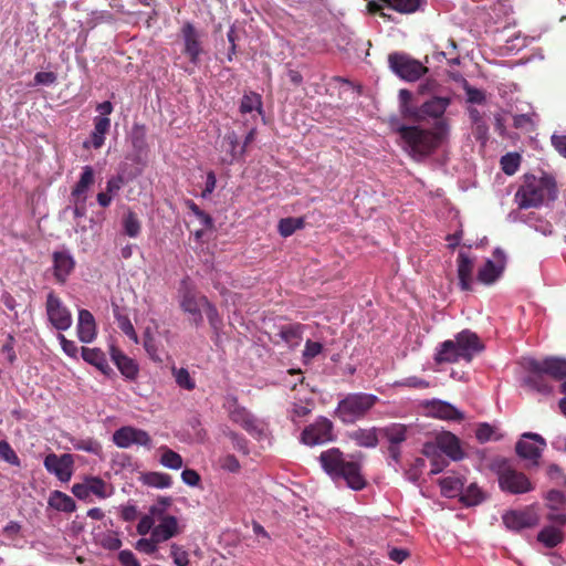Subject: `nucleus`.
<instances>
[{
    "label": "nucleus",
    "mask_w": 566,
    "mask_h": 566,
    "mask_svg": "<svg viewBox=\"0 0 566 566\" xmlns=\"http://www.w3.org/2000/svg\"><path fill=\"white\" fill-rule=\"evenodd\" d=\"M144 348L154 361H157V363L163 361L161 350L159 349V345H158L156 338L150 334L149 331H146L144 334Z\"/></svg>",
    "instance_id": "45"
},
{
    "label": "nucleus",
    "mask_w": 566,
    "mask_h": 566,
    "mask_svg": "<svg viewBox=\"0 0 566 566\" xmlns=\"http://www.w3.org/2000/svg\"><path fill=\"white\" fill-rule=\"evenodd\" d=\"M160 463L166 468L178 470L182 467V458L174 450L165 449L160 458Z\"/></svg>",
    "instance_id": "50"
},
{
    "label": "nucleus",
    "mask_w": 566,
    "mask_h": 566,
    "mask_svg": "<svg viewBox=\"0 0 566 566\" xmlns=\"http://www.w3.org/2000/svg\"><path fill=\"white\" fill-rule=\"evenodd\" d=\"M48 504L50 507L65 513H72L76 510L75 501L61 491H53L49 496Z\"/></svg>",
    "instance_id": "33"
},
{
    "label": "nucleus",
    "mask_w": 566,
    "mask_h": 566,
    "mask_svg": "<svg viewBox=\"0 0 566 566\" xmlns=\"http://www.w3.org/2000/svg\"><path fill=\"white\" fill-rule=\"evenodd\" d=\"M172 374L175 376V380L180 388L186 390H192L196 387V382L190 376L189 371L186 368H172Z\"/></svg>",
    "instance_id": "49"
},
{
    "label": "nucleus",
    "mask_w": 566,
    "mask_h": 566,
    "mask_svg": "<svg viewBox=\"0 0 566 566\" xmlns=\"http://www.w3.org/2000/svg\"><path fill=\"white\" fill-rule=\"evenodd\" d=\"M318 461L322 469L332 480H344L346 485L360 491L366 488L367 480L361 473V465L357 461L346 460L345 454L338 448H329L323 451Z\"/></svg>",
    "instance_id": "2"
},
{
    "label": "nucleus",
    "mask_w": 566,
    "mask_h": 566,
    "mask_svg": "<svg viewBox=\"0 0 566 566\" xmlns=\"http://www.w3.org/2000/svg\"><path fill=\"white\" fill-rule=\"evenodd\" d=\"M493 434H494V428L486 422L480 423L475 431V438L481 443L490 441L492 439Z\"/></svg>",
    "instance_id": "57"
},
{
    "label": "nucleus",
    "mask_w": 566,
    "mask_h": 566,
    "mask_svg": "<svg viewBox=\"0 0 566 566\" xmlns=\"http://www.w3.org/2000/svg\"><path fill=\"white\" fill-rule=\"evenodd\" d=\"M546 447L545 439L537 433H524L516 443L515 451L518 457L538 463L543 449Z\"/></svg>",
    "instance_id": "15"
},
{
    "label": "nucleus",
    "mask_w": 566,
    "mask_h": 566,
    "mask_svg": "<svg viewBox=\"0 0 566 566\" xmlns=\"http://www.w3.org/2000/svg\"><path fill=\"white\" fill-rule=\"evenodd\" d=\"M322 350H323V345L321 343L313 342V340L308 339L305 343L303 356L306 359H312V358L316 357L318 354H321Z\"/></svg>",
    "instance_id": "62"
},
{
    "label": "nucleus",
    "mask_w": 566,
    "mask_h": 566,
    "mask_svg": "<svg viewBox=\"0 0 566 566\" xmlns=\"http://www.w3.org/2000/svg\"><path fill=\"white\" fill-rule=\"evenodd\" d=\"M239 146V138L235 132H229L224 135L222 140V147L226 148L227 156L222 158V161L224 164L231 165L240 155V151H238Z\"/></svg>",
    "instance_id": "37"
},
{
    "label": "nucleus",
    "mask_w": 566,
    "mask_h": 566,
    "mask_svg": "<svg viewBox=\"0 0 566 566\" xmlns=\"http://www.w3.org/2000/svg\"><path fill=\"white\" fill-rule=\"evenodd\" d=\"M311 411H312V409L308 406L294 402L290 410L291 420L293 422H296L298 418L306 417L307 415L311 413Z\"/></svg>",
    "instance_id": "61"
},
{
    "label": "nucleus",
    "mask_w": 566,
    "mask_h": 566,
    "mask_svg": "<svg viewBox=\"0 0 566 566\" xmlns=\"http://www.w3.org/2000/svg\"><path fill=\"white\" fill-rule=\"evenodd\" d=\"M280 336L285 343L297 345L302 337V326L300 324L285 326L281 329Z\"/></svg>",
    "instance_id": "47"
},
{
    "label": "nucleus",
    "mask_w": 566,
    "mask_h": 566,
    "mask_svg": "<svg viewBox=\"0 0 566 566\" xmlns=\"http://www.w3.org/2000/svg\"><path fill=\"white\" fill-rule=\"evenodd\" d=\"M407 432L408 428L402 423H390L379 428V434L389 442V446H400L407 440Z\"/></svg>",
    "instance_id": "32"
},
{
    "label": "nucleus",
    "mask_w": 566,
    "mask_h": 566,
    "mask_svg": "<svg viewBox=\"0 0 566 566\" xmlns=\"http://www.w3.org/2000/svg\"><path fill=\"white\" fill-rule=\"evenodd\" d=\"M123 228L126 235L136 238L142 230L140 220L134 211H128L123 218Z\"/></svg>",
    "instance_id": "39"
},
{
    "label": "nucleus",
    "mask_w": 566,
    "mask_h": 566,
    "mask_svg": "<svg viewBox=\"0 0 566 566\" xmlns=\"http://www.w3.org/2000/svg\"><path fill=\"white\" fill-rule=\"evenodd\" d=\"M132 145L137 150H143L146 147V128L142 124H134L132 128Z\"/></svg>",
    "instance_id": "51"
},
{
    "label": "nucleus",
    "mask_w": 566,
    "mask_h": 566,
    "mask_svg": "<svg viewBox=\"0 0 566 566\" xmlns=\"http://www.w3.org/2000/svg\"><path fill=\"white\" fill-rule=\"evenodd\" d=\"M184 40L182 53L188 56L189 62L197 66L200 63V55L203 53L201 34L190 22H186L181 28Z\"/></svg>",
    "instance_id": "12"
},
{
    "label": "nucleus",
    "mask_w": 566,
    "mask_h": 566,
    "mask_svg": "<svg viewBox=\"0 0 566 566\" xmlns=\"http://www.w3.org/2000/svg\"><path fill=\"white\" fill-rule=\"evenodd\" d=\"M171 557L177 566H188L189 564L188 553L176 544L171 545Z\"/></svg>",
    "instance_id": "59"
},
{
    "label": "nucleus",
    "mask_w": 566,
    "mask_h": 566,
    "mask_svg": "<svg viewBox=\"0 0 566 566\" xmlns=\"http://www.w3.org/2000/svg\"><path fill=\"white\" fill-rule=\"evenodd\" d=\"M504 525L512 531H521L523 528H531L537 525L538 523V516L537 514L531 510H522L516 511L512 510L506 512L502 516Z\"/></svg>",
    "instance_id": "18"
},
{
    "label": "nucleus",
    "mask_w": 566,
    "mask_h": 566,
    "mask_svg": "<svg viewBox=\"0 0 566 566\" xmlns=\"http://www.w3.org/2000/svg\"><path fill=\"white\" fill-rule=\"evenodd\" d=\"M500 164L503 172L506 174L507 176H512L520 168L521 155L518 153H507L504 156H502Z\"/></svg>",
    "instance_id": "42"
},
{
    "label": "nucleus",
    "mask_w": 566,
    "mask_h": 566,
    "mask_svg": "<svg viewBox=\"0 0 566 566\" xmlns=\"http://www.w3.org/2000/svg\"><path fill=\"white\" fill-rule=\"evenodd\" d=\"M254 109H258L259 112H261L262 109L261 95L253 92L244 94L241 99L240 112L247 114L251 113Z\"/></svg>",
    "instance_id": "44"
},
{
    "label": "nucleus",
    "mask_w": 566,
    "mask_h": 566,
    "mask_svg": "<svg viewBox=\"0 0 566 566\" xmlns=\"http://www.w3.org/2000/svg\"><path fill=\"white\" fill-rule=\"evenodd\" d=\"M75 268V261L71 254L64 251L53 253V275L57 283L64 284Z\"/></svg>",
    "instance_id": "23"
},
{
    "label": "nucleus",
    "mask_w": 566,
    "mask_h": 566,
    "mask_svg": "<svg viewBox=\"0 0 566 566\" xmlns=\"http://www.w3.org/2000/svg\"><path fill=\"white\" fill-rule=\"evenodd\" d=\"M113 442L122 449H127L133 444L151 448V438L148 432L130 426L117 429L113 433Z\"/></svg>",
    "instance_id": "11"
},
{
    "label": "nucleus",
    "mask_w": 566,
    "mask_h": 566,
    "mask_svg": "<svg viewBox=\"0 0 566 566\" xmlns=\"http://www.w3.org/2000/svg\"><path fill=\"white\" fill-rule=\"evenodd\" d=\"M221 468L229 472H238L240 470V462L233 454H227L220 460Z\"/></svg>",
    "instance_id": "63"
},
{
    "label": "nucleus",
    "mask_w": 566,
    "mask_h": 566,
    "mask_svg": "<svg viewBox=\"0 0 566 566\" xmlns=\"http://www.w3.org/2000/svg\"><path fill=\"white\" fill-rule=\"evenodd\" d=\"M82 357L86 363L95 366L104 375H111L113 373L102 349L82 347Z\"/></svg>",
    "instance_id": "30"
},
{
    "label": "nucleus",
    "mask_w": 566,
    "mask_h": 566,
    "mask_svg": "<svg viewBox=\"0 0 566 566\" xmlns=\"http://www.w3.org/2000/svg\"><path fill=\"white\" fill-rule=\"evenodd\" d=\"M537 541L547 548H554L564 541V533L556 526H545L538 534Z\"/></svg>",
    "instance_id": "35"
},
{
    "label": "nucleus",
    "mask_w": 566,
    "mask_h": 566,
    "mask_svg": "<svg viewBox=\"0 0 566 566\" xmlns=\"http://www.w3.org/2000/svg\"><path fill=\"white\" fill-rule=\"evenodd\" d=\"M379 428H358L348 433V437L356 446L363 448H376L379 443Z\"/></svg>",
    "instance_id": "29"
},
{
    "label": "nucleus",
    "mask_w": 566,
    "mask_h": 566,
    "mask_svg": "<svg viewBox=\"0 0 566 566\" xmlns=\"http://www.w3.org/2000/svg\"><path fill=\"white\" fill-rule=\"evenodd\" d=\"M160 542L156 539V537H154V535L150 533V537L149 538H140L137 541L136 543V549H138L139 552H143L145 554H154L156 551H157V545L159 544Z\"/></svg>",
    "instance_id": "55"
},
{
    "label": "nucleus",
    "mask_w": 566,
    "mask_h": 566,
    "mask_svg": "<svg viewBox=\"0 0 566 566\" xmlns=\"http://www.w3.org/2000/svg\"><path fill=\"white\" fill-rule=\"evenodd\" d=\"M46 314L50 323L57 331H66L72 325V316L70 311L63 305L59 296L53 292L46 297Z\"/></svg>",
    "instance_id": "13"
},
{
    "label": "nucleus",
    "mask_w": 566,
    "mask_h": 566,
    "mask_svg": "<svg viewBox=\"0 0 566 566\" xmlns=\"http://www.w3.org/2000/svg\"><path fill=\"white\" fill-rule=\"evenodd\" d=\"M398 116L388 120L392 133L399 136L402 149L415 160H421L432 155L447 139L449 123L447 119L437 120L432 128H424L421 124L403 123Z\"/></svg>",
    "instance_id": "1"
},
{
    "label": "nucleus",
    "mask_w": 566,
    "mask_h": 566,
    "mask_svg": "<svg viewBox=\"0 0 566 566\" xmlns=\"http://www.w3.org/2000/svg\"><path fill=\"white\" fill-rule=\"evenodd\" d=\"M118 560L122 566H140L136 556L128 549L120 551L118 554Z\"/></svg>",
    "instance_id": "64"
},
{
    "label": "nucleus",
    "mask_w": 566,
    "mask_h": 566,
    "mask_svg": "<svg viewBox=\"0 0 566 566\" xmlns=\"http://www.w3.org/2000/svg\"><path fill=\"white\" fill-rule=\"evenodd\" d=\"M436 440L440 447L441 453H444L454 461L461 460L463 458L460 440L455 434L449 431H444L438 434Z\"/></svg>",
    "instance_id": "27"
},
{
    "label": "nucleus",
    "mask_w": 566,
    "mask_h": 566,
    "mask_svg": "<svg viewBox=\"0 0 566 566\" xmlns=\"http://www.w3.org/2000/svg\"><path fill=\"white\" fill-rule=\"evenodd\" d=\"M484 349V345L476 333L463 329L454 335L453 339H447L439 344L433 360L437 365L457 364L461 360L471 363L473 357Z\"/></svg>",
    "instance_id": "3"
},
{
    "label": "nucleus",
    "mask_w": 566,
    "mask_h": 566,
    "mask_svg": "<svg viewBox=\"0 0 566 566\" xmlns=\"http://www.w3.org/2000/svg\"><path fill=\"white\" fill-rule=\"evenodd\" d=\"M556 197V182L552 176L525 175L514 199L520 209H530L542 206L546 199L555 200Z\"/></svg>",
    "instance_id": "5"
},
{
    "label": "nucleus",
    "mask_w": 566,
    "mask_h": 566,
    "mask_svg": "<svg viewBox=\"0 0 566 566\" xmlns=\"http://www.w3.org/2000/svg\"><path fill=\"white\" fill-rule=\"evenodd\" d=\"M378 401L379 398L373 394H347L338 401L335 409V417L344 424H353L365 419Z\"/></svg>",
    "instance_id": "6"
},
{
    "label": "nucleus",
    "mask_w": 566,
    "mask_h": 566,
    "mask_svg": "<svg viewBox=\"0 0 566 566\" xmlns=\"http://www.w3.org/2000/svg\"><path fill=\"white\" fill-rule=\"evenodd\" d=\"M77 336L82 343H91L96 337L95 318L88 310L78 312Z\"/></svg>",
    "instance_id": "28"
},
{
    "label": "nucleus",
    "mask_w": 566,
    "mask_h": 566,
    "mask_svg": "<svg viewBox=\"0 0 566 566\" xmlns=\"http://www.w3.org/2000/svg\"><path fill=\"white\" fill-rule=\"evenodd\" d=\"M111 127V119L108 117H95L94 129L91 134V144L95 149L101 148L105 142V135Z\"/></svg>",
    "instance_id": "34"
},
{
    "label": "nucleus",
    "mask_w": 566,
    "mask_h": 566,
    "mask_svg": "<svg viewBox=\"0 0 566 566\" xmlns=\"http://www.w3.org/2000/svg\"><path fill=\"white\" fill-rule=\"evenodd\" d=\"M390 69L405 81L419 80L428 69L419 61L405 53H391L388 56Z\"/></svg>",
    "instance_id": "8"
},
{
    "label": "nucleus",
    "mask_w": 566,
    "mask_h": 566,
    "mask_svg": "<svg viewBox=\"0 0 566 566\" xmlns=\"http://www.w3.org/2000/svg\"><path fill=\"white\" fill-rule=\"evenodd\" d=\"M394 386L396 387H408V388H415V389H427L431 386L430 381L417 377V376H410L407 378H403L401 380L395 381Z\"/></svg>",
    "instance_id": "52"
},
{
    "label": "nucleus",
    "mask_w": 566,
    "mask_h": 566,
    "mask_svg": "<svg viewBox=\"0 0 566 566\" xmlns=\"http://www.w3.org/2000/svg\"><path fill=\"white\" fill-rule=\"evenodd\" d=\"M533 368L535 370H544L548 377L555 380L566 378V359L564 358L548 357L543 360L533 359Z\"/></svg>",
    "instance_id": "24"
},
{
    "label": "nucleus",
    "mask_w": 566,
    "mask_h": 566,
    "mask_svg": "<svg viewBox=\"0 0 566 566\" xmlns=\"http://www.w3.org/2000/svg\"><path fill=\"white\" fill-rule=\"evenodd\" d=\"M144 482L149 486L165 489L172 484V479L169 474L166 473L150 472L145 475Z\"/></svg>",
    "instance_id": "46"
},
{
    "label": "nucleus",
    "mask_w": 566,
    "mask_h": 566,
    "mask_svg": "<svg viewBox=\"0 0 566 566\" xmlns=\"http://www.w3.org/2000/svg\"><path fill=\"white\" fill-rule=\"evenodd\" d=\"M464 90L467 93L468 102L472 104H483L485 102V94L483 91L470 85H465Z\"/></svg>",
    "instance_id": "60"
},
{
    "label": "nucleus",
    "mask_w": 566,
    "mask_h": 566,
    "mask_svg": "<svg viewBox=\"0 0 566 566\" xmlns=\"http://www.w3.org/2000/svg\"><path fill=\"white\" fill-rule=\"evenodd\" d=\"M304 227V220L302 218H284L279 222V232L282 237H290L296 230Z\"/></svg>",
    "instance_id": "43"
},
{
    "label": "nucleus",
    "mask_w": 566,
    "mask_h": 566,
    "mask_svg": "<svg viewBox=\"0 0 566 566\" xmlns=\"http://www.w3.org/2000/svg\"><path fill=\"white\" fill-rule=\"evenodd\" d=\"M95 182V172L92 166H84L78 181L71 191V197L77 202H86L87 191Z\"/></svg>",
    "instance_id": "26"
},
{
    "label": "nucleus",
    "mask_w": 566,
    "mask_h": 566,
    "mask_svg": "<svg viewBox=\"0 0 566 566\" xmlns=\"http://www.w3.org/2000/svg\"><path fill=\"white\" fill-rule=\"evenodd\" d=\"M513 126L516 129H521L528 133L533 130L534 123L528 114H520L513 117Z\"/></svg>",
    "instance_id": "56"
},
{
    "label": "nucleus",
    "mask_w": 566,
    "mask_h": 566,
    "mask_svg": "<svg viewBox=\"0 0 566 566\" xmlns=\"http://www.w3.org/2000/svg\"><path fill=\"white\" fill-rule=\"evenodd\" d=\"M505 266L506 255L501 248H496L492 253V259H488L483 266L479 269L476 279L482 284H493L501 277Z\"/></svg>",
    "instance_id": "10"
},
{
    "label": "nucleus",
    "mask_w": 566,
    "mask_h": 566,
    "mask_svg": "<svg viewBox=\"0 0 566 566\" xmlns=\"http://www.w3.org/2000/svg\"><path fill=\"white\" fill-rule=\"evenodd\" d=\"M386 7L401 14L423 11L427 0H380Z\"/></svg>",
    "instance_id": "31"
},
{
    "label": "nucleus",
    "mask_w": 566,
    "mask_h": 566,
    "mask_svg": "<svg viewBox=\"0 0 566 566\" xmlns=\"http://www.w3.org/2000/svg\"><path fill=\"white\" fill-rule=\"evenodd\" d=\"M334 424L326 417H318L313 423L306 426L301 433V441L314 447L335 440Z\"/></svg>",
    "instance_id": "9"
},
{
    "label": "nucleus",
    "mask_w": 566,
    "mask_h": 566,
    "mask_svg": "<svg viewBox=\"0 0 566 566\" xmlns=\"http://www.w3.org/2000/svg\"><path fill=\"white\" fill-rule=\"evenodd\" d=\"M155 518L156 516H153L150 513L149 515H144L138 524H137V533L139 535H147L150 531L153 532V528L155 527L154 524H155Z\"/></svg>",
    "instance_id": "58"
},
{
    "label": "nucleus",
    "mask_w": 566,
    "mask_h": 566,
    "mask_svg": "<svg viewBox=\"0 0 566 566\" xmlns=\"http://www.w3.org/2000/svg\"><path fill=\"white\" fill-rule=\"evenodd\" d=\"M44 468L48 472L54 474L61 482H69L73 474L74 460L70 453L57 455L49 453L44 458Z\"/></svg>",
    "instance_id": "14"
},
{
    "label": "nucleus",
    "mask_w": 566,
    "mask_h": 566,
    "mask_svg": "<svg viewBox=\"0 0 566 566\" xmlns=\"http://www.w3.org/2000/svg\"><path fill=\"white\" fill-rule=\"evenodd\" d=\"M227 401V410L232 422L239 424L249 433L258 431L256 419L245 407L239 405L235 396L228 397Z\"/></svg>",
    "instance_id": "16"
},
{
    "label": "nucleus",
    "mask_w": 566,
    "mask_h": 566,
    "mask_svg": "<svg viewBox=\"0 0 566 566\" xmlns=\"http://www.w3.org/2000/svg\"><path fill=\"white\" fill-rule=\"evenodd\" d=\"M73 447L76 450L86 451L96 455L102 452L101 443L93 438L73 440Z\"/></svg>",
    "instance_id": "48"
},
{
    "label": "nucleus",
    "mask_w": 566,
    "mask_h": 566,
    "mask_svg": "<svg viewBox=\"0 0 566 566\" xmlns=\"http://www.w3.org/2000/svg\"><path fill=\"white\" fill-rule=\"evenodd\" d=\"M533 359L534 358L526 361L525 368L527 369L528 375L524 378L523 384L530 390L547 396L552 392L553 387L546 379L547 375L544 370H535L533 368Z\"/></svg>",
    "instance_id": "20"
},
{
    "label": "nucleus",
    "mask_w": 566,
    "mask_h": 566,
    "mask_svg": "<svg viewBox=\"0 0 566 566\" xmlns=\"http://www.w3.org/2000/svg\"><path fill=\"white\" fill-rule=\"evenodd\" d=\"M423 406L427 413L433 418L458 422L464 419V413L462 411L443 400L432 399L426 401Z\"/></svg>",
    "instance_id": "19"
},
{
    "label": "nucleus",
    "mask_w": 566,
    "mask_h": 566,
    "mask_svg": "<svg viewBox=\"0 0 566 566\" xmlns=\"http://www.w3.org/2000/svg\"><path fill=\"white\" fill-rule=\"evenodd\" d=\"M463 484V480L460 476H446L440 480L441 493L447 497H455L461 494Z\"/></svg>",
    "instance_id": "36"
},
{
    "label": "nucleus",
    "mask_w": 566,
    "mask_h": 566,
    "mask_svg": "<svg viewBox=\"0 0 566 566\" xmlns=\"http://www.w3.org/2000/svg\"><path fill=\"white\" fill-rule=\"evenodd\" d=\"M206 304H208V298L205 295H198L188 287L182 291L180 307L192 316L196 326H200L203 322L202 310Z\"/></svg>",
    "instance_id": "17"
},
{
    "label": "nucleus",
    "mask_w": 566,
    "mask_h": 566,
    "mask_svg": "<svg viewBox=\"0 0 566 566\" xmlns=\"http://www.w3.org/2000/svg\"><path fill=\"white\" fill-rule=\"evenodd\" d=\"M210 326L214 331H219L222 326V318L219 315L217 307L208 300V304L205 305L203 310Z\"/></svg>",
    "instance_id": "54"
},
{
    "label": "nucleus",
    "mask_w": 566,
    "mask_h": 566,
    "mask_svg": "<svg viewBox=\"0 0 566 566\" xmlns=\"http://www.w3.org/2000/svg\"><path fill=\"white\" fill-rule=\"evenodd\" d=\"M159 524L153 528L151 534L160 543L170 539L180 533L178 520L172 515H159L156 516Z\"/></svg>",
    "instance_id": "25"
},
{
    "label": "nucleus",
    "mask_w": 566,
    "mask_h": 566,
    "mask_svg": "<svg viewBox=\"0 0 566 566\" xmlns=\"http://www.w3.org/2000/svg\"><path fill=\"white\" fill-rule=\"evenodd\" d=\"M484 500V493L476 483H471L460 494V501L467 506L478 505Z\"/></svg>",
    "instance_id": "38"
},
{
    "label": "nucleus",
    "mask_w": 566,
    "mask_h": 566,
    "mask_svg": "<svg viewBox=\"0 0 566 566\" xmlns=\"http://www.w3.org/2000/svg\"><path fill=\"white\" fill-rule=\"evenodd\" d=\"M114 313H115V318H116L119 329L125 335H127L132 340H134L135 343H138V336L135 332V328H134L129 317L126 314L120 313L118 310V306H116Z\"/></svg>",
    "instance_id": "41"
},
{
    "label": "nucleus",
    "mask_w": 566,
    "mask_h": 566,
    "mask_svg": "<svg viewBox=\"0 0 566 566\" xmlns=\"http://www.w3.org/2000/svg\"><path fill=\"white\" fill-rule=\"evenodd\" d=\"M88 493L99 499H106L111 493L107 492V483L99 476H85Z\"/></svg>",
    "instance_id": "40"
},
{
    "label": "nucleus",
    "mask_w": 566,
    "mask_h": 566,
    "mask_svg": "<svg viewBox=\"0 0 566 566\" xmlns=\"http://www.w3.org/2000/svg\"><path fill=\"white\" fill-rule=\"evenodd\" d=\"M459 286L462 291H471L473 283L474 259L460 251L457 258Z\"/></svg>",
    "instance_id": "22"
},
{
    "label": "nucleus",
    "mask_w": 566,
    "mask_h": 566,
    "mask_svg": "<svg viewBox=\"0 0 566 566\" xmlns=\"http://www.w3.org/2000/svg\"><path fill=\"white\" fill-rule=\"evenodd\" d=\"M109 355L113 363L116 365L120 374L130 380L136 379L139 373L138 364L127 355H125L118 347L111 345Z\"/></svg>",
    "instance_id": "21"
},
{
    "label": "nucleus",
    "mask_w": 566,
    "mask_h": 566,
    "mask_svg": "<svg viewBox=\"0 0 566 566\" xmlns=\"http://www.w3.org/2000/svg\"><path fill=\"white\" fill-rule=\"evenodd\" d=\"M0 458L8 463L20 467L21 462L15 451L12 449L10 443L6 440L0 441Z\"/></svg>",
    "instance_id": "53"
},
{
    "label": "nucleus",
    "mask_w": 566,
    "mask_h": 566,
    "mask_svg": "<svg viewBox=\"0 0 566 566\" xmlns=\"http://www.w3.org/2000/svg\"><path fill=\"white\" fill-rule=\"evenodd\" d=\"M412 93L408 90L399 91V113L406 123L422 124L428 118L442 120L443 114L451 103L449 97H432L421 105L412 103Z\"/></svg>",
    "instance_id": "4"
},
{
    "label": "nucleus",
    "mask_w": 566,
    "mask_h": 566,
    "mask_svg": "<svg viewBox=\"0 0 566 566\" xmlns=\"http://www.w3.org/2000/svg\"><path fill=\"white\" fill-rule=\"evenodd\" d=\"M490 469L497 475L500 489L511 494H524L534 489L530 479L512 467V464L501 457L494 458L490 463Z\"/></svg>",
    "instance_id": "7"
}]
</instances>
